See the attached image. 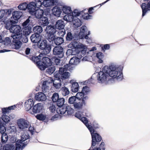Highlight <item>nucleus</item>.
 <instances>
[{
    "label": "nucleus",
    "mask_w": 150,
    "mask_h": 150,
    "mask_svg": "<svg viewBox=\"0 0 150 150\" xmlns=\"http://www.w3.org/2000/svg\"><path fill=\"white\" fill-rule=\"evenodd\" d=\"M14 29L10 38V47L18 49L20 48L22 42L24 43L28 42L27 36L31 33L32 29Z\"/></svg>",
    "instance_id": "obj_1"
},
{
    "label": "nucleus",
    "mask_w": 150,
    "mask_h": 150,
    "mask_svg": "<svg viewBox=\"0 0 150 150\" xmlns=\"http://www.w3.org/2000/svg\"><path fill=\"white\" fill-rule=\"evenodd\" d=\"M92 138L91 146L88 150H105V144L104 142H100L102 137L99 134L94 131L93 129L90 130Z\"/></svg>",
    "instance_id": "obj_2"
},
{
    "label": "nucleus",
    "mask_w": 150,
    "mask_h": 150,
    "mask_svg": "<svg viewBox=\"0 0 150 150\" xmlns=\"http://www.w3.org/2000/svg\"><path fill=\"white\" fill-rule=\"evenodd\" d=\"M42 54H40L38 56H28L29 59L37 65L38 67L41 70H44L49 66L52 65L50 59L47 57H42Z\"/></svg>",
    "instance_id": "obj_3"
},
{
    "label": "nucleus",
    "mask_w": 150,
    "mask_h": 150,
    "mask_svg": "<svg viewBox=\"0 0 150 150\" xmlns=\"http://www.w3.org/2000/svg\"><path fill=\"white\" fill-rule=\"evenodd\" d=\"M69 64L65 65L64 67H60L58 72L54 75L55 79L53 82V86L56 88H59L61 86V82L63 80L68 78L69 76V73L65 71L68 69Z\"/></svg>",
    "instance_id": "obj_4"
},
{
    "label": "nucleus",
    "mask_w": 150,
    "mask_h": 150,
    "mask_svg": "<svg viewBox=\"0 0 150 150\" xmlns=\"http://www.w3.org/2000/svg\"><path fill=\"white\" fill-rule=\"evenodd\" d=\"M123 68L117 66L113 64H111L108 67L105 66L104 67V71L108 74L109 76L113 78H116L117 80H121L123 77L122 71Z\"/></svg>",
    "instance_id": "obj_5"
},
{
    "label": "nucleus",
    "mask_w": 150,
    "mask_h": 150,
    "mask_svg": "<svg viewBox=\"0 0 150 150\" xmlns=\"http://www.w3.org/2000/svg\"><path fill=\"white\" fill-rule=\"evenodd\" d=\"M22 13L20 11H14L12 13V16L11 17L12 18L15 20V21L10 20V28H13L15 27V28H21V27L16 24L18 19L22 16Z\"/></svg>",
    "instance_id": "obj_6"
},
{
    "label": "nucleus",
    "mask_w": 150,
    "mask_h": 150,
    "mask_svg": "<svg viewBox=\"0 0 150 150\" xmlns=\"http://www.w3.org/2000/svg\"><path fill=\"white\" fill-rule=\"evenodd\" d=\"M9 9L2 10L0 11V19L4 16L3 22L5 25V28H8L9 27Z\"/></svg>",
    "instance_id": "obj_7"
},
{
    "label": "nucleus",
    "mask_w": 150,
    "mask_h": 150,
    "mask_svg": "<svg viewBox=\"0 0 150 150\" xmlns=\"http://www.w3.org/2000/svg\"><path fill=\"white\" fill-rule=\"evenodd\" d=\"M38 46L39 48L43 50L45 54H48L50 51L51 46L48 44L46 40L40 39L38 43Z\"/></svg>",
    "instance_id": "obj_8"
},
{
    "label": "nucleus",
    "mask_w": 150,
    "mask_h": 150,
    "mask_svg": "<svg viewBox=\"0 0 150 150\" xmlns=\"http://www.w3.org/2000/svg\"><path fill=\"white\" fill-rule=\"evenodd\" d=\"M56 29H45L46 32L47 39L50 42H53L55 39V34Z\"/></svg>",
    "instance_id": "obj_9"
},
{
    "label": "nucleus",
    "mask_w": 150,
    "mask_h": 150,
    "mask_svg": "<svg viewBox=\"0 0 150 150\" xmlns=\"http://www.w3.org/2000/svg\"><path fill=\"white\" fill-rule=\"evenodd\" d=\"M53 54L59 58H62L64 55L63 48L59 46L54 47L53 50Z\"/></svg>",
    "instance_id": "obj_10"
},
{
    "label": "nucleus",
    "mask_w": 150,
    "mask_h": 150,
    "mask_svg": "<svg viewBox=\"0 0 150 150\" xmlns=\"http://www.w3.org/2000/svg\"><path fill=\"white\" fill-rule=\"evenodd\" d=\"M80 102H76L73 105L74 109L80 110L81 109L83 106L86 105L88 101V98L85 97L84 98H82L80 99Z\"/></svg>",
    "instance_id": "obj_11"
},
{
    "label": "nucleus",
    "mask_w": 150,
    "mask_h": 150,
    "mask_svg": "<svg viewBox=\"0 0 150 150\" xmlns=\"http://www.w3.org/2000/svg\"><path fill=\"white\" fill-rule=\"evenodd\" d=\"M35 2H30L28 4V7L30 12H33V11H32V9H33V10H35L36 8H38L43 5L42 2L40 0H35Z\"/></svg>",
    "instance_id": "obj_12"
},
{
    "label": "nucleus",
    "mask_w": 150,
    "mask_h": 150,
    "mask_svg": "<svg viewBox=\"0 0 150 150\" xmlns=\"http://www.w3.org/2000/svg\"><path fill=\"white\" fill-rule=\"evenodd\" d=\"M108 74L106 73L104 71V68L103 71L99 72L97 75L98 80L99 83H103L107 80V78L108 77Z\"/></svg>",
    "instance_id": "obj_13"
},
{
    "label": "nucleus",
    "mask_w": 150,
    "mask_h": 150,
    "mask_svg": "<svg viewBox=\"0 0 150 150\" xmlns=\"http://www.w3.org/2000/svg\"><path fill=\"white\" fill-rule=\"evenodd\" d=\"M85 47L83 44H81L76 45V48L77 49H81L78 54V57L79 59H81L83 57L86 55V51L84 49Z\"/></svg>",
    "instance_id": "obj_14"
},
{
    "label": "nucleus",
    "mask_w": 150,
    "mask_h": 150,
    "mask_svg": "<svg viewBox=\"0 0 150 150\" xmlns=\"http://www.w3.org/2000/svg\"><path fill=\"white\" fill-rule=\"evenodd\" d=\"M32 11H33V12H30V13L31 15H34L36 18H40L42 17L44 13V11L42 9L38 8L37 9H35L34 10L32 9Z\"/></svg>",
    "instance_id": "obj_15"
},
{
    "label": "nucleus",
    "mask_w": 150,
    "mask_h": 150,
    "mask_svg": "<svg viewBox=\"0 0 150 150\" xmlns=\"http://www.w3.org/2000/svg\"><path fill=\"white\" fill-rule=\"evenodd\" d=\"M17 125L19 128L21 129L28 128L29 125L28 123L26 120L22 119L18 120Z\"/></svg>",
    "instance_id": "obj_16"
},
{
    "label": "nucleus",
    "mask_w": 150,
    "mask_h": 150,
    "mask_svg": "<svg viewBox=\"0 0 150 150\" xmlns=\"http://www.w3.org/2000/svg\"><path fill=\"white\" fill-rule=\"evenodd\" d=\"M40 24L41 26H35L33 27V28H42V27H44V26H47L46 28H48L49 25L47 26L48 24H49V22L48 21V19L47 17H43L40 18Z\"/></svg>",
    "instance_id": "obj_17"
},
{
    "label": "nucleus",
    "mask_w": 150,
    "mask_h": 150,
    "mask_svg": "<svg viewBox=\"0 0 150 150\" xmlns=\"http://www.w3.org/2000/svg\"><path fill=\"white\" fill-rule=\"evenodd\" d=\"M65 24L64 21L61 20H58L56 22L55 25H49L48 28H64Z\"/></svg>",
    "instance_id": "obj_18"
},
{
    "label": "nucleus",
    "mask_w": 150,
    "mask_h": 150,
    "mask_svg": "<svg viewBox=\"0 0 150 150\" xmlns=\"http://www.w3.org/2000/svg\"><path fill=\"white\" fill-rule=\"evenodd\" d=\"M30 136L27 132H24L22 134L21 140H18V142L20 144H22L23 142H25L27 144L29 142V139L30 138Z\"/></svg>",
    "instance_id": "obj_19"
},
{
    "label": "nucleus",
    "mask_w": 150,
    "mask_h": 150,
    "mask_svg": "<svg viewBox=\"0 0 150 150\" xmlns=\"http://www.w3.org/2000/svg\"><path fill=\"white\" fill-rule=\"evenodd\" d=\"M90 90L89 88L87 86L83 87V89L81 92H78V93H81L80 95L81 96V98H84L85 97H87L88 98V97L86 95L90 92Z\"/></svg>",
    "instance_id": "obj_20"
},
{
    "label": "nucleus",
    "mask_w": 150,
    "mask_h": 150,
    "mask_svg": "<svg viewBox=\"0 0 150 150\" xmlns=\"http://www.w3.org/2000/svg\"><path fill=\"white\" fill-rule=\"evenodd\" d=\"M35 99L38 101H43L46 100V97L45 94L41 92L36 93L35 97Z\"/></svg>",
    "instance_id": "obj_21"
},
{
    "label": "nucleus",
    "mask_w": 150,
    "mask_h": 150,
    "mask_svg": "<svg viewBox=\"0 0 150 150\" xmlns=\"http://www.w3.org/2000/svg\"><path fill=\"white\" fill-rule=\"evenodd\" d=\"M81 93H77L75 96H72L69 98L68 100V103L70 104H74L75 103V101L76 99L80 100L81 98V96L80 95Z\"/></svg>",
    "instance_id": "obj_22"
},
{
    "label": "nucleus",
    "mask_w": 150,
    "mask_h": 150,
    "mask_svg": "<svg viewBox=\"0 0 150 150\" xmlns=\"http://www.w3.org/2000/svg\"><path fill=\"white\" fill-rule=\"evenodd\" d=\"M88 11V9H85L81 11V17L84 20H88L92 18V16L89 14Z\"/></svg>",
    "instance_id": "obj_23"
},
{
    "label": "nucleus",
    "mask_w": 150,
    "mask_h": 150,
    "mask_svg": "<svg viewBox=\"0 0 150 150\" xmlns=\"http://www.w3.org/2000/svg\"><path fill=\"white\" fill-rule=\"evenodd\" d=\"M34 104V102L32 99H29L26 101L24 104L25 109L28 111L30 109Z\"/></svg>",
    "instance_id": "obj_24"
},
{
    "label": "nucleus",
    "mask_w": 150,
    "mask_h": 150,
    "mask_svg": "<svg viewBox=\"0 0 150 150\" xmlns=\"http://www.w3.org/2000/svg\"><path fill=\"white\" fill-rule=\"evenodd\" d=\"M68 109L67 106L66 105H64L58 108L56 110L57 113L58 114L64 115H67L66 112Z\"/></svg>",
    "instance_id": "obj_25"
},
{
    "label": "nucleus",
    "mask_w": 150,
    "mask_h": 150,
    "mask_svg": "<svg viewBox=\"0 0 150 150\" xmlns=\"http://www.w3.org/2000/svg\"><path fill=\"white\" fill-rule=\"evenodd\" d=\"M61 8L62 7L60 8L58 6H56L54 7L52 9V11L54 15L56 16H59L62 11Z\"/></svg>",
    "instance_id": "obj_26"
},
{
    "label": "nucleus",
    "mask_w": 150,
    "mask_h": 150,
    "mask_svg": "<svg viewBox=\"0 0 150 150\" xmlns=\"http://www.w3.org/2000/svg\"><path fill=\"white\" fill-rule=\"evenodd\" d=\"M42 110V106L40 103H38L34 105L33 108V112L35 113L40 112Z\"/></svg>",
    "instance_id": "obj_27"
},
{
    "label": "nucleus",
    "mask_w": 150,
    "mask_h": 150,
    "mask_svg": "<svg viewBox=\"0 0 150 150\" xmlns=\"http://www.w3.org/2000/svg\"><path fill=\"white\" fill-rule=\"evenodd\" d=\"M73 80H71L70 83L72 84V86L71 87V90L72 92H76L79 91V86L78 83L76 82H73Z\"/></svg>",
    "instance_id": "obj_28"
},
{
    "label": "nucleus",
    "mask_w": 150,
    "mask_h": 150,
    "mask_svg": "<svg viewBox=\"0 0 150 150\" xmlns=\"http://www.w3.org/2000/svg\"><path fill=\"white\" fill-rule=\"evenodd\" d=\"M30 39L31 42L33 43H38L40 40V35L34 33L31 36Z\"/></svg>",
    "instance_id": "obj_29"
},
{
    "label": "nucleus",
    "mask_w": 150,
    "mask_h": 150,
    "mask_svg": "<svg viewBox=\"0 0 150 150\" xmlns=\"http://www.w3.org/2000/svg\"><path fill=\"white\" fill-rule=\"evenodd\" d=\"M78 62L76 59V57H73L72 58H71L69 62V64H67L66 65L69 64L68 65V68H69L68 69H67L66 70V71H66L67 70H70L71 69V65H76L78 63Z\"/></svg>",
    "instance_id": "obj_30"
},
{
    "label": "nucleus",
    "mask_w": 150,
    "mask_h": 150,
    "mask_svg": "<svg viewBox=\"0 0 150 150\" xmlns=\"http://www.w3.org/2000/svg\"><path fill=\"white\" fill-rule=\"evenodd\" d=\"M43 5L45 7L50 6L53 5L55 3L54 0H43Z\"/></svg>",
    "instance_id": "obj_31"
},
{
    "label": "nucleus",
    "mask_w": 150,
    "mask_h": 150,
    "mask_svg": "<svg viewBox=\"0 0 150 150\" xmlns=\"http://www.w3.org/2000/svg\"><path fill=\"white\" fill-rule=\"evenodd\" d=\"M30 20L29 18H28L22 24L23 28H32L33 25L30 23Z\"/></svg>",
    "instance_id": "obj_32"
},
{
    "label": "nucleus",
    "mask_w": 150,
    "mask_h": 150,
    "mask_svg": "<svg viewBox=\"0 0 150 150\" xmlns=\"http://www.w3.org/2000/svg\"><path fill=\"white\" fill-rule=\"evenodd\" d=\"M74 16L72 14H67L63 18L67 22H71L74 21Z\"/></svg>",
    "instance_id": "obj_33"
},
{
    "label": "nucleus",
    "mask_w": 150,
    "mask_h": 150,
    "mask_svg": "<svg viewBox=\"0 0 150 150\" xmlns=\"http://www.w3.org/2000/svg\"><path fill=\"white\" fill-rule=\"evenodd\" d=\"M9 121V117L6 115L3 114L2 117L0 118V122L6 124Z\"/></svg>",
    "instance_id": "obj_34"
},
{
    "label": "nucleus",
    "mask_w": 150,
    "mask_h": 150,
    "mask_svg": "<svg viewBox=\"0 0 150 150\" xmlns=\"http://www.w3.org/2000/svg\"><path fill=\"white\" fill-rule=\"evenodd\" d=\"M62 8V10L63 13L65 14H70L71 12V8L70 7L64 6Z\"/></svg>",
    "instance_id": "obj_35"
},
{
    "label": "nucleus",
    "mask_w": 150,
    "mask_h": 150,
    "mask_svg": "<svg viewBox=\"0 0 150 150\" xmlns=\"http://www.w3.org/2000/svg\"><path fill=\"white\" fill-rule=\"evenodd\" d=\"M28 4H27L26 3H23L20 4L18 6V9L20 10H25L26 8H27L28 11L30 13V10L28 7Z\"/></svg>",
    "instance_id": "obj_36"
},
{
    "label": "nucleus",
    "mask_w": 150,
    "mask_h": 150,
    "mask_svg": "<svg viewBox=\"0 0 150 150\" xmlns=\"http://www.w3.org/2000/svg\"><path fill=\"white\" fill-rule=\"evenodd\" d=\"M80 120L85 125L89 130L91 129V126L88 124V120L86 117H82Z\"/></svg>",
    "instance_id": "obj_37"
},
{
    "label": "nucleus",
    "mask_w": 150,
    "mask_h": 150,
    "mask_svg": "<svg viewBox=\"0 0 150 150\" xmlns=\"http://www.w3.org/2000/svg\"><path fill=\"white\" fill-rule=\"evenodd\" d=\"M54 41L55 44L56 45H59L64 42V40L62 38L58 37L55 38Z\"/></svg>",
    "instance_id": "obj_38"
},
{
    "label": "nucleus",
    "mask_w": 150,
    "mask_h": 150,
    "mask_svg": "<svg viewBox=\"0 0 150 150\" xmlns=\"http://www.w3.org/2000/svg\"><path fill=\"white\" fill-rule=\"evenodd\" d=\"M0 43H1L5 46H7L9 44V38L8 37L6 38L5 39L3 40L1 36L0 35Z\"/></svg>",
    "instance_id": "obj_39"
},
{
    "label": "nucleus",
    "mask_w": 150,
    "mask_h": 150,
    "mask_svg": "<svg viewBox=\"0 0 150 150\" xmlns=\"http://www.w3.org/2000/svg\"><path fill=\"white\" fill-rule=\"evenodd\" d=\"M73 23L74 26L76 28L80 27L81 24V20L78 18L75 19L73 21Z\"/></svg>",
    "instance_id": "obj_40"
},
{
    "label": "nucleus",
    "mask_w": 150,
    "mask_h": 150,
    "mask_svg": "<svg viewBox=\"0 0 150 150\" xmlns=\"http://www.w3.org/2000/svg\"><path fill=\"white\" fill-rule=\"evenodd\" d=\"M141 8L142 11V16H144L148 10V8L147 7L146 4L145 3L142 4L141 5Z\"/></svg>",
    "instance_id": "obj_41"
},
{
    "label": "nucleus",
    "mask_w": 150,
    "mask_h": 150,
    "mask_svg": "<svg viewBox=\"0 0 150 150\" xmlns=\"http://www.w3.org/2000/svg\"><path fill=\"white\" fill-rule=\"evenodd\" d=\"M64 99L63 98H59L56 102L57 105L59 107H60L64 105Z\"/></svg>",
    "instance_id": "obj_42"
},
{
    "label": "nucleus",
    "mask_w": 150,
    "mask_h": 150,
    "mask_svg": "<svg viewBox=\"0 0 150 150\" xmlns=\"http://www.w3.org/2000/svg\"><path fill=\"white\" fill-rule=\"evenodd\" d=\"M61 91L62 95L64 96L67 95L69 93L68 89L65 87H63L62 88Z\"/></svg>",
    "instance_id": "obj_43"
},
{
    "label": "nucleus",
    "mask_w": 150,
    "mask_h": 150,
    "mask_svg": "<svg viewBox=\"0 0 150 150\" xmlns=\"http://www.w3.org/2000/svg\"><path fill=\"white\" fill-rule=\"evenodd\" d=\"M35 117L38 120L44 121L46 120V116L41 113L40 114H37L36 116H35Z\"/></svg>",
    "instance_id": "obj_44"
},
{
    "label": "nucleus",
    "mask_w": 150,
    "mask_h": 150,
    "mask_svg": "<svg viewBox=\"0 0 150 150\" xmlns=\"http://www.w3.org/2000/svg\"><path fill=\"white\" fill-rule=\"evenodd\" d=\"M6 124L0 122V132L1 134L4 133L6 131L5 127L4 126Z\"/></svg>",
    "instance_id": "obj_45"
},
{
    "label": "nucleus",
    "mask_w": 150,
    "mask_h": 150,
    "mask_svg": "<svg viewBox=\"0 0 150 150\" xmlns=\"http://www.w3.org/2000/svg\"><path fill=\"white\" fill-rule=\"evenodd\" d=\"M55 68L54 66H52L49 67L46 70V72L50 74H51L54 71Z\"/></svg>",
    "instance_id": "obj_46"
},
{
    "label": "nucleus",
    "mask_w": 150,
    "mask_h": 150,
    "mask_svg": "<svg viewBox=\"0 0 150 150\" xmlns=\"http://www.w3.org/2000/svg\"><path fill=\"white\" fill-rule=\"evenodd\" d=\"M8 139V136L6 133L2 134L1 141L3 143H5Z\"/></svg>",
    "instance_id": "obj_47"
},
{
    "label": "nucleus",
    "mask_w": 150,
    "mask_h": 150,
    "mask_svg": "<svg viewBox=\"0 0 150 150\" xmlns=\"http://www.w3.org/2000/svg\"><path fill=\"white\" fill-rule=\"evenodd\" d=\"M59 98V94L56 93H54L52 97V101L54 103L56 102Z\"/></svg>",
    "instance_id": "obj_48"
},
{
    "label": "nucleus",
    "mask_w": 150,
    "mask_h": 150,
    "mask_svg": "<svg viewBox=\"0 0 150 150\" xmlns=\"http://www.w3.org/2000/svg\"><path fill=\"white\" fill-rule=\"evenodd\" d=\"M0 150H9V144H6L3 146L2 144H0Z\"/></svg>",
    "instance_id": "obj_49"
},
{
    "label": "nucleus",
    "mask_w": 150,
    "mask_h": 150,
    "mask_svg": "<svg viewBox=\"0 0 150 150\" xmlns=\"http://www.w3.org/2000/svg\"><path fill=\"white\" fill-rule=\"evenodd\" d=\"M90 126H91V129L92 128L94 131H96V129L99 128V125L95 121L93 122L91 125H90Z\"/></svg>",
    "instance_id": "obj_50"
},
{
    "label": "nucleus",
    "mask_w": 150,
    "mask_h": 150,
    "mask_svg": "<svg viewBox=\"0 0 150 150\" xmlns=\"http://www.w3.org/2000/svg\"><path fill=\"white\" fill-rule=\"evenodd\" d=\"M100 4L97 5L96 6H94L93 7H92L89 8L88 9V11L89 14H91L93 13L94 12L93 10H94V8H96L97 7H98L100 5Z\"/></svg>",
    "instance_id": "obj_51"
},
{
    "label": "nucleus",
    "mask_w": 150,
    "mask_h": 150,
    "mask_svg": "<svg viewBox=\"0 0 150 150\" xmlns=\"http://www.w3.org/2000/svg\"><path fill=\"white\" fill-rule=\"evenodd\" d=\"M47 83V81H44L42 85V88L43 89V91L44 92H46L47 89L48 88V87L46 85Z\"/></svg>",
    "instance_id": "obj_52"
},
{
    "label": "nucleus",
    "mask_w": 150,
    "mask_h": 150,
    "mask_svg": "<svg viewBox=\"0 0 150 150\" xmlns=\"http://www.w3.org/2000/svg\"><path fill=\"white\" fill-rule=\"evenodd\" d=\"M57 57H52V61H54V63L57 65H58L60 62V60Z\"/></svg>",
    "instance_id": "obj_53"
},
{
    "label": "nucleus",
    "mask_w": 150,
    "mask_h": 150,
    "mask_svg": "<svg viewBox=\"0 0 150 150\" xmlns=\"http://www.w3.org/2000/svg\"><path fill=\"white\" fill-rule=\"evenodd\" d=\"M73 38L72 34L71 32L67 33L66 36V40H67L71 41L72 40Z\"/></svg>",
    "instance_id": "obj_54"
},
{
    "label": "nucleus",
    "mask_w": 150,
    "mask_h": 150,
    "mask_svg": "<svg viewBox=\"0 0 150 150\" xmlns=\"http://www.w3.org/2000/svg\"><path fill=\"white\" fill-rule=\"evenodd\" d=\"M102 50L103 52L105 51V50H108L110 48V45L108 44L103 45L101 47Z\"/></svg>",
    "instance_id": "obj_55"
},
{
    "label": "nucleus",
    "mask_w": 150,
    "mask_h": 150,
    "mask_svg": "<svg viewBox=\"0 0 150 150\" xmlns=\"http://www.w3.org/2000/svg\"><path fill=\"white\" fill-rule=\"evenodd\" d=\"M72 14L74 16H79L81 14V12L80 11H79L78 10L75 9L72 12Z\"/></svg>",
    "instance_id": "obj_56"
},
{
    "label": "nucleus",
    "mask_w": 150,
    "mask_h": 150,
    "mask_svg": "<svg viewBox=\"0 0 150 150\" xmlns=\"http://www.w3.org/2000/svg\"><path fill=\"white\" fill-rule=\"evenodd\" d=\"M35 33L40 35L43 31V29H33Z\"/></svg>",
    "instance_id": "obj_57"
},
{
    "label": "nucleus",
    "mask_w": 150,
    "mask_h": 150,
    "mask_svg": "<svg viewBox=\"0 0 150 150\" xmlns=\"http://www.w3.org/2000/svg\"><path fill=\"white\" fill-rule=\"evenodd\" d=\"M16 129L15 126H10V133L15 134L16 132Z\"/></svg>",
    "instance_id": "obj_58"
},
{
    "label": "nucleus",
    "mask_w": 150,
    "mask_h": 150,
    "mask_svg": "<svg viewBox=\"0 0 150 150\" xmlns=\"http://www.w3.org/2000/svg\"><path fill=\"white\" fill-rule=\"evenodd\" d=\"M49 108L51 112L52 113L55 112L56 110V107L55 105H51Z\"/></svg>",
    "instance_id": "obj_59"
},
{
    "label": "nucleus",
    "mask_w": 150,
    "mask_h": 150,
    "mask_svg": "<svg viewBox=\"0 0 150 150\" xmlns=\"http://www.w3.org/2000/svg\"><path fill=\"white\" fill-rule=\"evenodd\" d=\"M30 51H31V49L29 47L27 48L25 50V53L26 55H27V57L29 59L28 56H29L30 55H31L32 56H33V55H30L31 53H30Z\"/></svg>",
    "instance_id": "obj_60"
},
{
    "label": "nucleus",
    "mask_w": 150,
    "mask_h": 150,
    "mask_svg": "<svg viewBox=\"0 0 150 150\" xmlns=\"http://www.w3.org/2000/svg\"><path fill=\"white\" fill-rule=\"evenodd\" d=\"M68 109H67V110L66 112H67V115H71L73 113V112L74 110L70 108H69L68 106Z\"/></svg>",
    "instance_id": "obj_61"
},
{
    "label": "nucleus",
    "mask_w": 150,
    "mask_h": 150,
    "mask_svg": "<svg viewBox=\"0 0 150 150\" xmlns=\"http://www.w3.org/2000/svg\"><path fill=\"white\" fill-rule=\"evenodd\" d=\"M59 29L58 33L60 35L63 36L65 34V29Z\"/></svg>",
    "instance_id": "obj_62"
},
{
    "label": "nucleus",
    "mask_w": 150,
    "mask_h": 150,
    "mask_svg": "<svg viewBox=\"0 0 150 150\" xmlns=\"http://www.w3.org/2000/svg\"><path fill=\"white\" fill-rule=\"evenodd\" d=\"M96 56L98 59H102L104 57V54L101 52H99L96 53Z\"/></svg>",
    "instance_id": "obj_63"
},
{
    "label": "nucleus",
    "mask_w": 150,
    "mask_h": 150,
    "mask_svg": "<svg viewBox=\"0 0 150 150\" xmlns=\"http://www.w3.org/2000/svg\"><path fill=\"white\" fill-rule=\"evenodd\" d=\"M75 116L80 120L82 118L80 111H78L76 112L75 115Z\"/></svg>",
    "instance_id": "obj_64"
}]
</instances>
